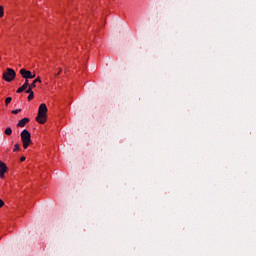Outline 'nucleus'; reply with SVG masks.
<instances>
[{
	"label": "nucleus",
	"mask_w": 256,
	"mask_h": 256,
	"mask_svg": "<svg viewBox=\"0 0 256 256\" xmlns=\"http://www.w3.org/2000/svg\"><path fill=\"white\" fill-rule=\"evenodd\" d=\"M47 111H48L47 104H45V103L40 104L39 109H38V115L36 117V121H37V123H40V125H44V123H46Z\"/></svg>",
	"instance_id": "obj_1"
},
{
	"label": "nucleus",
	"mask_w": 256,
	"mask_h": 256,
	"mask_svg": "<svg viewBox=\"0 0 256 256\" xmlns=\"http://www.w3.org/2000/svg\"><path fill=\"white\" fill-rule=\"evenodd\" d=\"M22 143H23V147L25 149H27L30 145H31V133L29 132V130L24 129L21 134H20Z\"/></svg>",
	"instance_id": "obj_2"
},
{
	"label": "nucleus",
	"mask_w": 256,
	"mask_h": 256,
	"mask_svg": "<svg viewBox=\"0 0 256 256\" xmlns=\"http://www.w3.org/2000/svg\"><path fill=\"white\" fill-rule=\"evenodd\" d=\"M17 74L15 73V70L12 68H8L4 73H3V79L4 81H7V83H11L13 79H15V76Z\"/></svg>",
	"instance_id": "obj_3"
},
{
	"label": "nucleus",
	"mask_w": 256,
	"mask_h": 256,
	"mask_svg": "<svg viewBox=\"0 0 256 256\" xmlns=\"http://www.w3.org/2000/svg\"><path fill=\"white\" fill-rule=\"evenodd\" d=\"M20 75L23 77V79H35V73H32L25 68L20 70Z\"/></svg>",
	"instance_id": "obj_4"
},
{
	"label": "nucleus",
	"mask_w": 256,
	"mask_h": 256,
	"mask_svg": "<svg viewBox=\"0 0 256 256\" xmlns=\"http://www.w3.org/2000/svg\"><path fill=\"white\" fill-rule=\"evenodd\" d=\"M9 171V168L7 167V164H5L3 161L0 160V178L5 179V173Z\"/></svg>",
	"instance_id": "obj_5"
},
{
	"label": "nucleus",
	"mask_w": 256,
	"mask_h": 256,
	"mask_svg": "<svg viewBox=\"0 0 256 256\" xmlns=\"http://www.w3.org/2000/svg\"><path fill=\"white\" fill-rule=\"evenodd\" d=\"M29 123V118H23L17 123V127H25Z\"/></svg>",
	"instance_id": "obj_6"
},
{
	"label": "nucleus",
	"mask_w": 256,
	"mask_h": 256,
	"mask_svg": "<svg viewBox=\"0 0 256 256\" xmlns=\"http://www.w3.org/2000/svg\"><path fill=\"white\" fill-rule=\"evenodd\" d=\"M36 85L35 84H30L29 85V88L26 90V93L28 95L32 94L33 93V89H35Z\"/></svg>",
	"instance_id": "obj_7"
},
{
	"label": "nucleus",
	"mask_w": 256,
	"mask_h": 256,
	"mask_svg": "<svg viewBox=\"0 0 256 256\" xmlns=\"http://www.w3.org/2000/svg\"><path fill=\"white\" fill-rule=\"evenodd\" d=\"M27 86L22 85L20 88L17 89V93H23V91H26Z\"/></svg>",
	"instance_id": "obj_8"
},
{
	"label": "nucleus",
	"mask_w": 256,
	"mask_h": 256,
	"mask_svg": "<svg viewBox=\"0 0 256 256\" xmlns=\"http://www.w3.org/2000/svg\"><path fill=\"white\" fill-rule=\"evenodd\" d=\"M13 133V129L11 127H8L5 129V135H11Z\"/></svg>",
	"instance_id": "obj_9"
},
{
	"label": "nucleus",
	"mask_w": 256,
	"mask_h": 256,
	"mask_svg": "<svg viewBox=\"0 0 256 256\" xmlns=\"http://www.w3.org/2000/svg\"><path fill=\"white\" fill-rule=\"evenodd\" d=\"M36 83H41V78L40 77H37L34 81H33V83L31 84V85H35Z\"/></svg>",
	"instance_id": "obj_10"
},
{
	"label": "nucleus",
	"mask_w": 256,
	"mask_h": 256,
	"mask_svg": "<svg viewBox=\"0 0 256 256\" xmlns=\"http://www.w3.org/2000/svg\"><path fill=\"white\" fill-rule=\"evenodd\" d=\"M12 98L11 97H7L5 100L6 105H9V103H11Z\"/></svg>",
	"instance_id": "obj_11"
},
{
	"label": "nucleus",
	"mask_w": 256,
	"mask_h": 256,
	"mask_svg": "<svg viewBox=\"0 0 256 256\" xmlns=\"http://www.w3.org/2000/svg\"><path fill=\"white\" fill-rule=\"evenodd\" d=\"M13 115H17L18 113H21V109L12 110Z\"/></svg>",
	"instance_id": "obj_12"
},
{
	"label": "nucleus",
	"mask_w": 256,
	"mask_h": 256,
	"mask_svg": "<svg viewBox=\"0 0 256 256\" xmlns=\"http://www.w3.org/2000/svg\"><path fill=\"white\" fill-rule=\"evenodd\" d=\"M4 13L3 6H0V17H3Z\"/></svg>",
	"instance_id": "obj_13"
},
{
	"label": "nucleus",
	"mask_w": 256,
	"mask_h": 256,
	"mask_svg": "<svg viewBox=\"0 0 256 256\" xmlns=\"http://www.w3.org/2000/svg\"><path fill=\"white\" fill-rule=\"evenodd\" d=\"M19 149H20L19 144H15V145H14V149H13V151H19Z\"/></svg>",
	"instance_id": "obj_14"
},
{
	"label": "nucleus",
	"mask_w": 256,
	"mask_h": 256,
	"mask_svg": "<svg viewBox=\"0 0 256 256\" xmlns=\"http://www.w3.org/2000/svg\"><path fill=\"white\" fill-rule=\"evenodd\" d=\"M26 88L29 87V79H25V83L23 84Z\"/></svg>",
	"instance_id": "obj_15"
},
{
	"label": "nucleus",
	"mask_w": 256,
	"mask_h": 256,
	"mask_svg": "<svg viewBox=\"0 0 256 256\" xmlns=\"http://www.w3.org/2000/svg\"><path fill=\"white\" fill-rule=\"evenodd\" d=\"M33 97H34V94H33V93H32V94H29V95H28V101H32Z\"/></svg>",
	"instance_id": "obj_16"
},
{
	"label": "nucleus",
	"mask_w": 256,
	"mask_h": 256,
	"mask_svg": "<svg viewBox=\"0 0 256 256\" xmlns=\"http://www.w3.org/2000/svg\"><path fill=\"white\" fill-rule=\"evenodd\" d=\"M3 205H5V202H3V201L0 199V209H1V207H3Z\"/></svg>",
	"instance_id": "obj_17"
},
{
	"label": "nucleus",
	"mask_w": 256,
	"mask_h": 256,
	"mask_svg": "<svg viewBox=\"0 0 256 256\" xmlns=\"http://www.w3.org/2000/svg\"><path fill=\"white\" fill-rule=\"evenodd\" d=\"M25 156H22L21 158H20V161H21V163H23V161H25Z\"/></svg>",
	"instance_id": "obj_18"
},
{
	"label": "nucleus",
	"mask_w": 256,
	"mask_h": 256,
	"mask_svg": "<svg viewBox=\"0 0 256 256\" xmlns=\"http://www.w3.org/2000/svg\"><path fill=\"white\" fill-rule=\"evenodd\" d=\"M60 72H61V69H60ZM60 72H58V74H57V75H59V73H60Z\"/></svg>",
	"instance_id": "obj_19"
}]
</instances>
